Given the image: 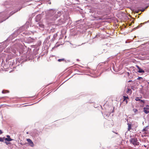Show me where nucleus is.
Masks as SVG:
<instances>
[{"label":"nucleus","mask_w":149,"mask_h":149,"mask_svg":"<svg viewBox=\"0 0 149 149\" xmlns=\"http://www.w3.org/2000/svg\"><path fill=\"white\" fill-rule=\"evenodd\" d=\"M63 83H62V84H61V85H62V84H63Z\"/></svg>","instance_id":"50"},{"label":"nucleus","mask_w":149,"mask_h":149,"mask_svg":"<svg viewBox=\"0 0 149 149\" xmlns=\"http://www.w3.org/2000/svg\"><path fill=\"white\" fill-rule=\"evenodd\" d=\"M65 60V59L64 58H63L61 59H58V62H60L62 61H64Z\"/></svg>","instance_id":"19"},{"label":"nucleus","mask_w":149,"mask_h":149,"mask_svg":"<svg viewBox=\"0 0 149 149\" xmlns=\"http://www.w3.org/2000/svg\"><path fill=\"white\" fill-rule=\"evenodd\" d=\"M137 72L139 73H143L145 72V71L141 68H140L138 69V70L137 71Z\"/></svg>","instance_id":"12"},{"label":"nucleus","mask_w":149,"mask_h":149,"mask_svg":"<svg viewBox=\"0 0 149 149\" xmlns=\"http://www.w3.org/2000/svg\"><path fill=\"white\" fill-rule=\"evenodd\" d=\"M8 17H7V19H8Z\"/></svg>","instance_id":"49"},{"label":"nucleus","mask_w":149,"mask_h":149,"mask_svg":"<svg viewBox=\"0 0 149 149\" xmlns=\"http://www.w3.org/2000/svg\"><path fill=\"white\" fill-rule=\"evenodd\" d=\"M125 102H126V103H127V100H125Z\"/></svg>","instance_id":"38"},{"label":"nucleus","mask_w":149,"mask_h":149,"mask_svg":"<svg viewBox=\"0 0 149 149\" xmlns=\"http://www.w3.org/2000/svg\"><path fill=\"white\" fill-rule=\"evenodd\" d=\"M130 142L133 144L135 146L136 145H138L139 143L138 142V140L137 138H132L130 140Z\"/></svg>","instance_id":"4"},{"label":"nucleus","mask_w":149,"mask_h":149,"mask_svg":"<svg viewBox=\"0 0 149 149\" xmlns=\"http://www.w3.org/2000/svg\"><path fill=\"white\" fill-rule=\"evenodd\" d=\"M77 61H79V59H77Z\"/></svg>","instance_id":"44"},{"label":"nucleus","mask_w":149,"mask_h":149,"mask_svg":"<svg viewBox=\"0 0 149 149\" xmlns=\"http://www.w3.org/2000/svg\"><path fill=\"white\" fill-rule=\"evenodd\" d=\"M55 39V38H53L52 39H51L50 40V42H50V44L52 42H53L54 41V40Z\"/></svg>","instance_id":"18"},{"label":"nucleus","mask_w":149,"mask_h":149,"mask_svg":"<svg viewBox=\"0 0 149 149\" xmlns=\"http://www.w3.org/2000/svg\"><path fill=\"white\" fill-rule=\"evenodd\" d=\"M127 74L128 76H129L130 75V73L129 72H127Z\"/></svg>","instance_id":"36"},{"label":"nucleus","mask_w":149,"mask_h":149,"mask_svg":"<svg viewBox=\"0 0 149 149\" xmlns=\"http://www.w3.org/2000/svg\"><path fill=\"white\" fill-rule=\"evenodd\" d=\"M65 61V63H67V61Z\"/></svg>","instance_id":"41"},{"label":"nucleus","mask_w":149,"mask_h":149,"mask_svg":"<svg viewBox=\"0 0 149 149\" xmlns=\"http://www.w3.org/2000/svg\"><path fill=\"white\" fill-rule=\"evenodd\" d=\"M132 81V80H129V81H128V82H131V81Z\"/></svg>","instance_id":"37"},{"label":"nucleus","mask_w":149,"mask_h":149,"mask_svg":"<svg viewBox=\"0 0 149 149\" xmlns=\"http://www.w3.org/2000/svg\"><path fill=\"white\" fill-rule=\"evenodd\" d=\"M140 99L139 98V97H136V98L135 99V100L136 101H139Z\"/></svg>","instance_id":"25"},{"label":"nucleus","mask_w":149,"mask_h":149,"mask_svg":"<svg viewBox=\"0 0 149 149\" xmlns=\"http://www.w3.org/2000/svg\"><path fill=\"white\" fill-rule=\"evenodd\" d=\"M41 16L40 15H37L36 17V22H38L41 19Z\"/></svg>","instance_id":"10"},{"label":"nucleus","mask_w":149,"mask_h":149,"mask_svg":"<svg viewBox=\"0 0 149 149\" xmlns=\"http://www.w3.org/2000/svg\"><path fill=\"white\" fill-rule=\"evenodd\" d=\"M136 66L137 68L138 69H139L140 68V67L137 65H136Z\"/></svg>","instance_id":"31"},{"label":"nucleus","mask_w":149,"mask_h":149,"mask_svg":"<svg viewBox=\"0 0 149 149\" xmlns=\"http://www.w3.org/2000/svg\"><path fill=\"white\" fill-rule=\"evenodd\" d=\"M140 27V26H138L137 27L134 28V29H138Z\"/></svg>","instance_id":"33"},{"label":"nucleus","mask_w":149,"mask_h":149,"mask_svg":"<svg viewBox=\"0 0 149 149\" xmlns=\"http://www.w3.org/2000/svg\"><path fill=\"white\" fill-rule=\"evenodd\" d=\"M129 91H130L131 92H132V91L131 90L130 88H128L127 89V92H129Z\"/></svg>","instance_id":"29"},{"label":"nucleus","mask_w":149,"mask_h":149,"mask_svg":"<svg viewBox=\"0 0 149 149\" xmlns=\"http://www.w3.org/2000/svg\"><path fill=\"white\" fill-rule=\"evenodd\" d=\"M9 92V91L7 90H3L2 91V93H8Z\"/></svg>","instance_id":"16"},{"label":"nucleus","mask_w":149,"mask_h":149,"mask_svg":"<svg viewBox=\"0 0 149 149\" xmlns=\"http://www.w3.org/2000/svg\"><path fill=\"white\" fill-rule=\"evenodd\" d=\"M89 12L92 13H94V11L93 10H90Z\"/></svg>","instance_id":"28"},{"label":"nucleus","mask_w":149,"mask_h":149,"mask_svg":"<svg viewBox=\"0 0 149 149\" xmlns=\"http://www.w3.org/2000/svg\"><path fill=\"white\" fill-rule=\"evenodd\" d=\"M31 59V58L29 57V56H27L25 54L21 56L20 59L18 58L16 60H15L16 63H15V60H13L9 61L8 64L9 65V67L11 66L13 68H14L17 66L21 64L24 62L30 60Z\"/></svg>","instance_id":"1"},{"label":"nucleus","mask_w":149,"mask_h":149,"mask_svg":"<svg viewBox=\"0 0 149 149\" xmlns=\"http://www.w3.org/2000/svg\"><path fill=\"white\" fill-rule=\"evenodd\" d=\"M139 11H140L142 12H143L145 10V9L140 8L139 9Z\"/></svg>","instance_id":"22"},{"label":"nucleus","mask_w":149,"mask_h":149,"mask_svg":"<svg viewBox=\"0 0 149 149\" xmlns=\"http://www.w3.org/2000/svg\"><path fill=\"white\" fill-rule=\"evenodd\" d=\"M149 22V21H148L147 22H146V23H147V22Z\"/></svg>","instance_id":"47"},{"label":"nucleus","mask_w":149,"mask_h":149,"mask_svg":"<svg viewBox=\"0 0 149 149\" xmlns=\"http://www.w3.org/2000/svg\"><path fill=\"white\" fill-rule=\"evenodd\" d=\"M133 87H131V89H132L133 90H134L133 89Z\"/></svg>","instance_id":"42"},{"label":"nucleus","mask_w":149,"mask_h":149,"mask_svg":"<svg viewBox=\"0 0 149 149\" xmlns=\"http://www.w3.org/2000/svg\"><path fill=\"white\" fill-rule=\"evenodd\" d=\"M123 97H124V101H125V100H127V99H128V97L124 96Z\"/></svg>","instance_id":"24"},{"label":"nucleus","mask_w":149,"mask_h":149,"mask_svg":"<svg viewBox=\"0 0 149 149\" xmlns=\"http://www.w3.org/2000/svg\"><path fill=\"white\" fill-rule=\"evenodd\" d=\"M6 42H3V44L4 45L6 46L7 45H6Z\"/></svg>","instance_id":"30"},{"label":"nucleus","mask_w":149,"mask_h":149,"mask_svg":"<svg viewBox=\"0 0 149 149\" xmlns=\"http://www.w3.org/2000/svg\"><path fill=\"white\" fill-rule=\"evenodd\" d=\"M12 51L13 52L14 54H16L17 53V51L15 49H12Z\"/></svg>","instance_id":"21"},{"label":"nucleus","mask_w":149,"mask_h":149,"mask_svg":"<svg viewBox=\"0 0 149 149\" xmlns=\"http://www.w3.org/2000/svg\"><path fill=\"white\" fill-rule=\"evenodd\" d=\"M5 143L7 145H8V144H10L11 143L10 142H7L6 141H5Z\"/></svg>","instance_id":"26"},{"label":"nucleus","mask_w":149,"mask_h":149,"mask_svg":"<svg viewBox=\"0 0 149 149\" xmlns=\"http://www.w3.org/2000/svg\"><path fill=\"white\" fill-rule=\"evenodd\" d=\"M97 36V35H96V36H95V38H96Z\"/></svg>","instance_id":"46"},{"label":"nucleus","mask_w":149,"mask_h":149,"mask_svg":"<svg viewBox=\"0 0 149 149\" xmlns=\"http://www.w3.org/2000/svg\"><path fill=\"white\" fill-rule=\"evenodd\" d=\"M127 125H128V131H129L131 129V125L129 123H128Z\"/></svg>","instance_id":"14"},{"label":"nucleus","mask_w":149,"mask_h":149,"mask_svg":"<svg viewBox=\"0 0 149 149\" xmlns=\"http://www.w3.org/2000/svg\"><path fill=\"white\" fill-rule=\"evenodd\" d=\"M2 62H3V61H2L1 64V65L2 66H3V64Z\"/></svg>","instance_id":"40"},{"label":"nucleus","mask_w":149,"mask_h":149,"mask_svg":"<svg viewBox=\"0 0 149 149\" xmlns=\"http://www.w3.org/2000/svg\"><path fill=\"white\" fill-rule=\"evenodd\" d=\"M63 83H62V84H61V85H62V84H63Z\"/></svg>","instance_id":"51"},{"label":"nucleus","mask_w":149,"mask_h":149,"mask_svg":"<svg viewBox=\"0 0 149 149\" xmlns=\"http://www.w3.org/2000/svg\"><path fill=\"white\" fill-rule=\"evenodd\" d=\"M131 24H129V26H131Z\"/></svg>","instance_id":"45"},{"label":"nucleus","mask_w":149,"mask_h":149,"mask_svg":"<svg viewBox=\"0 0 149 149\" xmlns=\"http://www.w3.org/2000/svg\"><path fill=\"white\" fill-rule=\"evenodd\" d=\"M146 107H149V105H147L146 106Z\"/></svg>","instance_id":"39"},{"label":"nucleus","mask_w":149,"mask_h":149,"mask_svg":"<svg viewBox=\"0 0 149 149\" xmlns=\"http://www.w3.org/2000/svg\"><path fill=\"white\" fill-rule=\"evenodd\" d=\"M143 111L146 114H148L149 113V108L146 107H144Z\"/></svg>","instance_id":"8"},{"label":"nucleus","mask_w":149,"mask_h":149,"mask_svg":"<svg viewBox=\"0 0 149 149\" xmlns=\"http://www.w3.org/2000/svg\"><path fill=\"white\" fill-rule=\"evenodd\" d=\"M130 42L128 41H125V43H129Z\"/></svg>","instance_id":"35"},{"label":"nucleus","mask_w":149,"mask_h":149,"mask_svg":"<svg viewBox=\"0 0 149 149\" xmlns=\"http://www.w3.org/2000/svg\"><path fill=\"white\" fill-rule=\"evenodd\" d=\"M142 77H139L137 78V79H142Z\"/></svg>","instance_id":"32"},{"label":"nucleus","mask_w":149,"mask_h":149,"mask_svg":"<svg viewBox=\"0 0 149 149\" xmlns=\"http://www.w3.org/2000/svg\"><path fill=\"white\" fill-rule=\"evenodd\" d=\"M139 101L141 103H143L144 104L145 102V100H142L141 99H140Z\"/></svg>","instance_id":"20"},{"label":"nucleus","mask_w":149,"mask_h":149,"mask_svg":"<svg viewBox=\"0 0 149 149\" xmlns=\"http://www.w3.org/2000/svg\"><path fill=\"white\" fill-rule=\"evenodd\" d=\"M6 137L7 138H5V140L6 141L10 142L13 140V139L10 138V136L9 135H7Z\"/></svg>","instance_id":"7"},{"label":"nucleus","mask_w":149,"mask_h":149,"mask_svg":"<svg viewBox=\"0 0 149 149\" xmlns=\"http://www.w3.org/2000/svg\"><path fill=\"white\" fill-rule=\"evenodd\" d=\"M27 141L29 143L30 146L31 147H33L34 146V144L32 141L30 139H26Z\"/></svg>","instance_id":"6"},{"label":"nucleus","mask_w":149,"mask_h":149,"mask_svg":"<svg viewBox=\"0 0 149 149\" xmlns=\"http://www.w3.org/2000/svg\"><path fill=\"white\" fill-rule=\"evenodd\" d=\"M26 26V25H25L24 26L20 27L16 31H15L13 33L11 34V35L9 37V39L10 40H12L15 38L17 37V35L19 34L23 36V35L24 34L29 35L30 34V33L28 31H24V30H26L25 28Z\"/></svg>","instance_id":"2"},{"label":"nucleus","mask_w":149,"mask_h":149,"mask_svg":"<svg viewBox=\"0 0 149 149\" xmlns=\"http://www.w3.org/2000/svg\"><path fill=\"white\" fill-rule=\"evenodd\" d=\"M36 26L39 29H40L41 31L43 30L44 29V25L40 22L36 24Z\"/></svg>","instance_id":"5"},{"label":"nucleus","mask_w":149,"mask_h":149,"mask_svg":"<svg viewBox=\"0 0 149 149\" xmlns=\"http://www.w3.org/2000/svg\"><path fill=\"white\" fill-rule=\"evenodd\" d=\"M62 11H56L52 9L48 12L47 15L49 17V19L51 21H55L61 15Z\"/></svg>","instance_id":"3"},{"label":"nucleus","mask_w":149,"mask_h":149,"mask_svg":"<svg viewBox=\"0 0 149 149\" xmlns=\"http://www.w3.org/2000/svg\"><path fill=\"white\" fill-rule=\"evenodd\" d=\"M22 8H18V9L16 10H15L14 11H12L10 14V16L12 15L13 14H14L16 12H17V11H19Z\"/></svg>","instance_id":"9"},{"label":"nucleus","mask_w":149,"mask_h":149,"mask_svg":"<svg viewBox=\"0 0 149 149\" xmlns=\"http://www.w3.org/2000/svg\"><path fill=\"white\" fill-rule=\"evenodd\" d=\"M3 133V132L1 130H0V134H1Z\"/></svg>","instance_id":"34"},{"label":"nucleus","mask_w":149,"mask_h":149,"mask_svg":"<svg viewBox=\"0 0 149 149\" xmlns=\"http://www.w3.org/2000/svg\"><path fill=\"white\" fill-rule=\"evenodd\" d=\"M133 111H134V112L135 113L138 111V110H137V109H133Z\"/></svg>","instance_id":"27"},{"label":"nucleus","mask_w":149,"mask_h":149,"mask_svg":"<svg viewBox=\"0 0 149 149\" xmlns=\"http://www.w3.org/2000/svg\"><path fill=\"white\" fill-rule=\"evenodd\" d=\"M5 137L3 138L0 137V142H3L4 139L5 140Z\"/></svg>","instance_id":"17"},{"label":"nucleus","mask_w":149,"mask_h":149,"mask_svg":"<svg viewBox=\"0 0 149 149\" xmlns=\"http://www.w3.org/2000/svg\"><path fill=\"white\" fill-rule=\"evenodd\" d=\"M63 22V20L62 19H60L58 20V23L59 24H61Z\"/></svg>","instance_id":"15"},{"label":"nucleus","mask_w":149,"mask_h":149,"mask_svg":"<svg viewBox=\"0 0 149 149\" xmlns=\"http://www.w3.org/2000/svg\"><path fill=\"white\" fill-rule=\"evenodd\" d=\"M57 36V33H55L53 35V38L55 39L56 37Z\"/></svg>","instance_id":"23"},{"label":"nucleus","mask_w":149,"mask_h":149,"mask_svg":"<svg viewBox=\"0 0 149 149\" xmlns=\"http://www.w3.org/2000/svg\"><path fill=\"white\" fill-rule=\"evenodd\" d=\"M148 128V126H147L143 129V130L142 131V132L147 131V129Z\"/></svg>","instance_id":"13"},{"label":"nucleus","mask_w":149,"mask_h":149,"mask_svg":"<svg viewBox=\"0 0 149 149\" xmlns=\"http://www.w3.org/2000/svg\"><path fill=\"white\" fill-rule=\"evenodd\" d=\"M133 87H131V89H132L133 90H134L133 89Z\"/></svg>","instance_id":"43"},{"label":"nucleus","mask_w":149,"mask_h":149,"mask_svg":"<svg viewBox=\"0 0 149 149\" xmlns=\"http://www.w3.org/2000/svg\"><path fill=\"white\" fill-rule=\"evenodd\" d=\"M50 36H49L45 39V43L50 42V41H49V40L50 39Z\"/></svg>","instance_id":"11"},{"label":"nucleus","mask_w":149,"mask_h":149,"mask_svg":"<svg viewBox=\"0 0 149 149\" xmlns=\"http://www.w3.org/2000/svg\"><path fill=\"white\" fill-rule=\"evenodd\" d=\"M113 112V111H112V112Z\"/></svg>","instance_id":"48"}]
</instances>
